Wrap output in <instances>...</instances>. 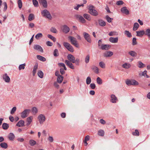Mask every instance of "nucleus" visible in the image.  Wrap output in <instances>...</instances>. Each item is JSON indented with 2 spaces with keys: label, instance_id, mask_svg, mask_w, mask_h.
<instances>
[{
  "label": "nucleus",
  "instance_id": "f257e3e1",
  "mask_svg": "<svg viewBox=\"0 0 150 150\" xmlns=\"http://www.w3.org/2000/svg\"><path fill=\"white\" fill-rule=\"evenodd\" d=\"M42 16L49 20H51L52 19V16L50 12L47 9L43 10L41 12Z\"/></svg>",
  "mask_w": 150,
  "mask_h": 150
},
{
  "label": "nucleus",
  "instance_id": "f03ea898",
  "mask_svg": "<svg viewBox=\"0 0 150 150\" xmlns=\"http://www.w3.org/2000/svg\"><path fill=\"white\" fill-rule=\"evenodd\" d=\"M68 38L70 40L71 42L72 45L77 48L79 47V44L77 43L76 38L71 36H69Z\"/></svg>",
  "mask_w": 150,
  "mask_h": 150
},
{
  "label": "nucleus",
  "instance_id": "7ed1b4c3",
  "mask_svg": "<svg viewBox=\"0 0 150 150\" xmlns=\"http://www.w3.org/2000/svg\"><path fill=\"white\" fill-rule=\"evenodd\" d=\"M63 44L64 47L69 51L71 52H74V48L69 43L64 42H63Z\"/></svg>",
  "mask_w": 150,
  "mask_h": 150
},
{
  "label": "nucleus",
  "instance_id": "20e7f679",
  "mask_svg": "<svg viewBox=\"0 0 150 150\" xmlns=\"http://www.w3.org/2000/svg\"><path fill=\"white\" fill-rule=\"evenodd\" d=\"M30 111V110L29 109H26L23 112L20 113L21 117L23 118H24L27 117Z\"/></svg>",
  "mask_w": 150,
  "mask_h": 150
},
{
  "label": "nucleus",
  "instance_id": "39448f33",
  "mask_svg": "<svg viewBox=\"0 0 150 150\" xmlns=\"http://www.w3.org/2000/svg\"><path fill=\"white\" fill-rule=\"evenodd\" d=\"M38 119L40 124H42L45 120V117L44 115L40 114L38 117Z\"/></svg>",
  "mask_w": 150,
  "mask_h": 150
},
{
  "label": "nucleus",
  "instance_id": "423d86ee",
  "mask_svg": "<svg viewBox=\"0 0 150 150\" xmlns=\"http://www.w3.org/2000/svg\"><path fill=\"white\" fill-rule=\"evenodd\" d=\"M61 30L63 33L67 34L69 32L70 29L67 25H64L62 26Z\"/></svg>",
  "mask_w": 150,
  "mask_h": 150
},
{
  "label": "nucleus",
  "instance_id": "0eeeda50",
  "mask_svg": "<svg viewBox=\"0 0 150 150\" xmlns=\"http://www.w3.org/2000/svg\"><path fill=\"white\" fill-rule=\"evenodd\" d=\"M75 17L81 23H86V21L84 18V17L82 16L76 14L75 15Z\"/></svg>",
  "mask_w": 150,
  "mask_h": 150
},
{
  "label": "nucleus",
  "instance_id": "6e6552de",
  "mask_svg": "<svg viewBox=\"0 0 150 150\" xmlns=\"http://www.w3.org/2000/svg\"><path fill=\"white\" fill-rule=\"evenodd\" d=\"M68 60L72 63H75V58L71 54H69L67 56Z\"/></svg>",
  "mask_w": 150,
  "mask_h": 150
},
{
  "label": "nucleus",
  "instance_id": "1a4fd4ad",
  "mask_svg": "<svg viewBox=\"0 0 150 150\" xmlns=\"http://www.w3.org/2000/svg\"><path fill=\"white\" fill-rule=\"evenodd\" d=\"M83 34L86 40L88 42L91 43V41L89 35L86 32L83 33Z\"/></svg>",
  "mask_w": 150,
  "mask_h": 150
},
{
  "label": "nucleus",
  "instance_id": "9d476101",
  "mask_svg": "<svg viewBox=\"0 0 150 150\" xmlns=\"http://www.w3.org/2000/svg\"><path fill=\"white\" fill-rule=\"evenodd\" d=\"M71 62L67 60H66L65 61V63L67 66L71 69H74V66Z\"/></svg>",
  "mask_w": 150,
  "mask_h": 150
},
{
  "label": "nucleus",
  "instance_id": "9b49d317",
  "mask_svg": "<svg viewBox=\"0 0 150 150\" xmlns=\"http://www.w3.org/2000/svg\"><path fill=\"white\" fill-rule=\"evenodd\" d=\"M121 12L126 15H128L129 14V10L127 8L125 7H123L121 8Z\"/></svg>",
  "mask_w": 150,
  "mask_h": 150
},
{
  "label": "nucleus",
  "instance_id": "f8f14e48",
  "mask_svg": "<svg viewBox=\"0 0 150 150\" xmlns=\"http://www.w3.org/2000/svg\"><path fill=\"white\" fill-rule=\"evenodd\" d=\"M39 3L42 5L44 8H46L47 7V5L46 0H41L39 2Z\"/></svg>",
  "mask_w": 150,
  "mask_h": 150
},
{
  "label": "nucleus",
  "instance_id": "ddd939ff",
  "mask_svg": "<svg viewBox=\"0 0 150 150\" xmlns=\"http://www.w3.org/2000/svg\"><path fill=\"white\" fill-rule=\"evenodd\" d=\"M3 79L6 82L8 83L10 81V78L6 74H5L3 76Z\"/></svg>",
  "mask_w": 150,
  "mask_h": 150
},
{
  "label": "nucleus",
  "instance_id": "4468645a",
  "mask_svg": "<svg viewBox=\"0 0 150 150\" xmlns=\"http://www.w3.org/2000/svg\"><path fill=\"white\" fill-rule=\"evenodd\" d=\"M111 47V45H101V48L103 50H108Z\"/></svg>",
  "mask_w": 150,
  "mask_h": 150
},
{
  "label": "nucleus",
  "instance_id": "2eb2a0df",
  "mask_svg": "<svg viewBox=\"0 0 150 150\" xmlns=\"http://www.w3.org/2000/svg\"><path fill=\"white\" fill-rule=\"evenodd\" d=\"M98 24L101 26L104 27L106 25V22L101 19H99L98 20Z\"/></svg>",
  "mask_w": 150,
  "mask_h": 150
},
{
  "label": "nucleus",
  "instance_id": "dca6fc26",
  "mask_svg": "<svg viewBox=\"0 0 150 150\" xmlns=\"http://www.w3.org/2000/svg\"><path fill=\"white\" fill-rule=\"evenodd\" d=\"M118 40V37L113 38L111 37L109 39V40L110 42L114 43L117 42Z\"/></svg>",
  "mask_w": 150,
  "mask_h": 150
},
{
  "label": "nucleus",
  "instance_id": "f3484780",
  "mask_svg": "<svg viewBox=\"0 0 150 150\" xmlns=\"http://www.w3.org/2000/svg\"><path fill=\"white\" fill-rule=\"evenodd\" d=\"M113 54L112 52L110 51H106L104 53V56L105 57H110Z\"/></svg>",
  "mask_w": 150,
  "mask_h": 150
},
{
  "label": "nucleus",
  "instance_id": "a211bd4d",
  "mask_svg": "<svg viewBox=\"0 0 150 150\" xmlns=\"http://www.w3.org/2000/svg\"><path fill=\"white\" fill-rule=\"evenodd\" d=\"M111 99L110 102L112 103H116L117 100V98L113 94H112L111 96Z\"/></svg>",
  "mask_w": 150,
  "mask_h": 150
},
{
  "label": "nucleus",
  "instance_id": "6ab92c4d",
  "mask_svg": "<svg viewBox=\"0 0 150 150\" xmlns=\"http://www.w3.org/2000/svg\"><path fill=\"white\" fill-rule=\"evenodd\" d=\"M34 49L37 50H39L41 52H43V50L42 47L39 45H35L34 46Z\"/></svg>",
  "mask_w": 150,
  "mask_h": 150
},
{
  "label": "nucleus",
  "instance_id": "aec40b11",
  "mask_svg": "<svg viewBox=\"0 0 150 150\" xmlns=\"http://www.w3.org/2000/svg\"><path fill=\"white\" fill-rule=\"evenodd\" d=\"M91 69L96 74H98L99 72L98 68L95 65H93L92 66Z\"/></svg>",
  "mask_w": 150,
  "mask_h": 150
},
{
  "label": "nucleus",
  "instance_id": "412c9836",
  "mask_svg": "<svg viewBox=\"0 0 150 150\" xmlns=\"http://www.w3.org/2000/svg\"><path fill=\"white\" fill-rule=\"evenodd\" d=\"M24 121L22 120L19 121L16 124V126L19 127H23L24 126Z\"/></svg>",
  "mask_w": 150,
  "mask_h": 150
},
{
  "label": "nucleus",
  "instance_id": "4be33fe9",
  "mask_svg": "<svg viewBox=\"0 0 150 150\" xmlns=\"http://www.w3.org/2000/svg\"><path fill=\"white\" fill-rule=\"evenodd\" d=\"M33 119V117L32 116H30L27 118V122L26 125L28 126L29 125L32 121Z\"/></svg>",
  "mask_w": 150,
  "mask_h": 150
},
{
  "label": "nucleus",
  "instance_id": "5701e85b",
  "mask_svg": "<svg viewBox=\"0 0 150 150\" xmlns=\"http://www.w3.org/2000/svg\"><path fill=\"white\" fill-rule=\"evenodd\" d=\"M89 13L91 15L94 16H96L98 14L97 11L94 9L93 10H92V11H91V12H89Z\"/></svg>",
  "mask_w": 150,
  "mask_h": 150
},
{
  "label": "nucleus",
  "instance_id": "b1692460",
  "mask_svg": "<svg viewBox=\"0 0 150 150\" xmlns=\"http://www.w3.org/2000/svg\"><path fill=\"white\" fill-rule=\"evenodd\" d=\"M137 36L142 37L145 34V31L144 30H141L136 31Z\"/></svg>",
  "mask_w": 150,
  "mask_h": 150
},
{
  "label": "nucleus",
  "instance_id": "393cba45",
  "mask_svg": "<svg viewBox=\"0 0 150 150\" xmlns=\"http://www.w3.org/2000/svg\"><path fill=\"white\" fill-rule=\"evenodd\" d=\"M38 68V64L36 63L33 69V75L34 76L36 72V70Z\"/></svg>",
  "mask_w": 150,
  "mask_h": 150
},
{
  "label": "nucleus",
  "instance_id": "a878e982",
  "mask_svg": "<svg viewBox=\"0 0 150 150\" xmlns=\"http://www.w3.org/2000/svg\"><path fill=\"white\" fill-rule=\"evenodd\" d=\"M8 138L10 140L13 141L15 138V136L13 133H10L9 134Z\"/></svg>",
  "mask_w": 150,
  "mask_h": 150
},
{
  "label": "nucleus",
  "instance_id": "bb28decb",
  "mask_svg": "<svg viewBox=\"0 0 150 150\" xmlns=\"http://www.w3.org/2000/svg\"><path fill=\"white\" fill-rule=\"evenodd\" d=\"M37 58L42 62H45L46 61V59L44 57H42L40 55H37Z\"/></svg>",
  "mask_w": 150,
  "mask_h": 150
},
{
  "label": "nucleus",
  "instance_id": "cd10ccee",
  "mask_svg": "<svg viewBox=\"0 0 150 150\" xmlns=\"http://www.w3.org/2000/svg\"><path fill=\"white\" fill-rule=\"evenodd\" d=\"M63 79V76L61 75L58 76L57 79V81L59 83H61Z\"/></svg>",
  "mask_w": 150,
  "mask_h": 150
},
{
  "label": "nucleus",
  "instance_id": "c85d7f7f",
  "mask_svg": "<svg viewBox=\"0 0 150 150\" xmlns=\"http://www.w3.org/2000/svg\"><path fill=\"white\" fill-rule=\"evenodd\" d=\"M1 147L4 149H6L8 147L7 144L5 142L1 143L0 144Z\"/></svg>",
  "mask_w": 150,
  "mask_h": 150
},
{
  "label": "nucleus",
  "instance_id": "c756f323",
  "mask_svg": "<svg viewBox=\"0 0 150 150\" xmlns=\"http://www.w3.org/2000/svg\"><path fill=\"white\" fill-rule=\"evenodd\" d=\"M83 16L84 18L87 19L88 21H90L91 20V18L90 15L88 14L85 13L83 15Z\"/></svg>",
  "mask_w": 150,
  "mask_h": 150
},
{
  "label": "nucleus",
  "instance_id": "7c9ffc66",
  "mask_svg": "<svg viewBox=\"0 0 150 150\" xmlns=\"http://www.w3.org/2000/svg\"><path fill=\"white\" fill-rule=\"evenodd\" d=\"M34 19V15L33 13L30 14L28 17V20L29 21H32Z\"/></svg>",
  "mask_w": 150,
  "mask_h": 150
},
{
  "label": "nucleus",
  "instance_id": "2f4dec72",
  "mask_svg": "<svg viewBox=\"0 0 150 150\" xmlns=\"http://www.w3.org/2000/svg\"><path fill=\"white\" fill-rule=\"evenodd\" d=\"M139 25L138 23H135L133 26V30L134 31L136 30L139 28Z\"/></svg>",
  "mask_w": 150,
  "mask_h": 150
},
{
  "label": "nucleus",
  "instance_id": "473e14b6",
  "mask_svg": "<svg viewBox=\"0 0 150 150\" xmlns=\"http://www.w3.org/2000/svg\"><path fill=\"white\" fill-rule=\"evenodd\" d=\"M38 76L41 78H42L43 77V73L41 70L38 71Z\"/></svg>",
  "mask_w": 150,
  "mask_h": 150
},
{
  "label": "nucleus",
  "instance_id": "72a5a7b5",
  "mask_svg": "<svg viewBox=\"0 0 150 150\" xmlns=\"http://www.w3.org/2000/svg\"><path fill=\"white\" fill-rule=\"evenodd\" d=\"M2 127L3 129L5 130H6L8 128L9 126V125L7 123H4L2 124Z\"/></svg>",
  "mask_w": 150,
  "mask_h": 150
},
{
  "label": "nucleus",
  "instance_id": "f704fd0d",
  "mask_svg": "<svg viewBox=\"0 0 150 150\" xmlns=\"http://www.w3.org/2000/svg\"><path fill=\"white\" fill-rule=\"evenodd\" d=\"M98 134L100 136L103 137L104 135V131L102 129H100L98 131Z\"/></svg>",
  "mask_w": 150,
  "mask_h": 150
},
{
  "label": "nucleus",
  "instance_id": "c9c22d12",
  "mask_svg": "<svg viewBox=\"0 0 150 150\" xmlns=\"http://www.w3.org/2000/svg\"><path fill=\"white\" fill-rule=\"evenodd\" d=\"M105 18L108 23H111L113 20V18H110L108 15L105 16Z\"/></svg>",
  "mask_w": 150,
  "mask_h": 150
},
{
  "label": "nucleus",
  "instance_id": "e433bc0d",
  "mask_svg": "<svg viewBox=\"0 0 150 150\" xmlns=\"http://www.w3.org/2000/svg\"><path fill=\"white\" fill-rule=\"evenodd\" d=\"M138 66L139 68H143L145 66L144 64L141 61L138 62Z\"/></svg>",
  "mask_w": 150,
  "mask_h": 150
},
{
  "label": "nucleus",
  "instance_id": "4c0bfd02",
  "mask_svg": "<svg viewBox=\"0 0 150 150\" xmlns=\"http://www.w3.org/2000/svg\"><path fill=\"white\" fill-rule=\"evenodd\" d=\"M96 81L97 83L99 85H101L103 83L102 80L99 77H97L96 79Z\"/></svg>",
  "mask_w": 150,
  "mask_h": 150
},
{
  "label": "nucleus",
  "instance_id": "58836bf2",
  "mask_svg": "<svg viewBox=\"0 0 150 150\" xmlns=\"http://www.w3.org/2000/svg\"><path fill=\"white\" fill-rule=\"evenodd\" d=\"M32 111L33 114L34 115L36 114L37 113L38 110L36 107H34L32 109Z\"/></svg>",
  "mask_w": 150,
  "mask_h": 150
},
{
  "label": "nucleus",
  "instance_id": "ea45409f",
  "mask_svg": "<svg viewBox=\"0 0 150 150\" xmlns=\"http://www.w3.org/2000/svg\"><path fill=\"white\" fill-rule=\"evenodd\" d=\"M90 56L89 54L87 55L85 59V62L86 64L88 63L89 61Z\"/></svg>",
  "mask_w": 150,
  "mask_h": 150
},
{
  "label": "nucleus",
  "instance_id": "a19ab883",
  "mask_svg": "<svg viewBox=\"0 0 150 150\" xmlns=\"http://www.w3.org/2000/svg\"><path fill=\"white\" fill-rule=\"evenodd\" d=\"M131 65L129 64L128 63H125L122 65V67L128 69L129 68Z\"/></svg>",
  "mask_w": 150,
  "mask_h": 150
},
{
  "label": "nucleus",
  "instance_id": "79ce46f5",
  "mask_svg": "<svg viewBox=\"0 0 150 150\" xmlns=\"http://www.w3.org/2000/svg\"><path fill=\"white\" fill-rule=\"evenodd\" d=\"M29 143L31 146H33L36 144V142L33 140L31 139L30 140Z\"/></svg>",
  "mask_w": 150,
  "mask_h": 150
},
{
  "label": "nucleus",
  "instance_id": "37998d69",
  "mask_svg": "<svg viewBox=\"0 0 150 150\" xmlns=\"http://www.w3.org/2000/svg\"><path fill=\"white\" fill-rule=\"evenodd\" d=\"M132 134L135 136H138L139 135V132L137 129H135L134 132H132Z\"/></svg>",
  "mask_w": 150,
  "mask_h": 150
},
{
  "label": "nucleus",
  "instance_id": "c03bdc74",
  "mask_svg": "<svg viewBox=\"0 0 150 150\" xmlns=\"http://www.w3.org/2000/svg\"><path fill=\"white\" fill-rule=\"evenodd\" d=\"M47 37L48 38L52 40L54 42H55L56 41V38L51 35L48 34L47 35Z\"/></svg>",
  "mask_w": 150,
  "mask_h": 150
},
{
  "label": "nucleus",
  "instance_id": "a18cd8bd",
  "mask_svg": "<svg viewBox=\"0 0 150 150\" xmlns=\"http://www.w3.org/2000/svg\"><path fill=\"white\" fill-rule=\"evenodd\" d=\"M42 34L41 33H39L35 35V38L36 39H38L40 38H42Z\"/></svg>",
  "mask_w": 150,
  "mask_h": 150
},
{
  "label": "nucleus",
  "instance_id": "49530a36",
  "mask_svg": "<svg viewBox=\"0 0 150 150\" xmlns=\"http://www.w3.org/2000/svg\"><path fill=\"white\" fill-rule=\"evenodd\" d=\"M59 54L58 50L57 49H55L53 52L54 56L55 57H57L59 56Z\"/></svg>",
  "mask_w": 150,
  "mask_h": 150
},
{
  "label": "nucleus",
  "instance_id": "de8ad7c7",
  "mask_svg": "<svg viewBox=\"0 0 150 150\" xmlns=\"http://www.w3.org/2000/svg\"><path fill=\"white\" fill-rule=\"evenodd\" d=\"M91 79L90 77H88L86 79V83L88 85L91 82Z\"/></svg>",
  "mask_w": 150,
  "mask_h": 150
},
{
  "label": "nucleus",
  "instance_id": "09e8293b",
  "mask_svg": "<svg viewBox=\"0 0 150 150\" xmlns=\"http://www.w3.org/2000/svg\"><path fill=\"white\" fill-rule=\"evenodd\" d=\"M25 64H21L20 65L19 67V70H21V69H25Z\"/></svg>",
  "mask_w": 150,
  "mask_h": 150
},
{
  "label": "nucleus",
  "instance_id": "8fccbe9b",
  "mask_svg": "<svg viewBox=\"0 0 150 150\" xmlns=\"http://www.w3.org/2000/svg\"><path fill=\"white\" fill-rule=\"evenodd\" d=\"M139 84L138 82L134 79H132V85L137 86Z\"/></svg>",
  "mask_w": 150,
  "mask_h": 150
},
{
  "label": "nucleus",
  "instance_id": "3c124183",
  "mask_svg": "<svg viewBox=\"0 0 150 150\" xmlns=\"http://www.w3.org/2000/svg\"><path fill=\"white\" fill-rule=\"evenodd\" d=\"M18 3L19 8L20 9L21 8L22 6V3L21 1V0H18Z\"/></svg>",
  "mask_w": 150,
  "mask_h": 150
},
{
  "label": "nucleus",
  "instance_id": "603ef678",
  "mask_svg": "<svg viewBox=\"0 0 150 150\" xmlns=\"http://www.w3.org/2000/svg\"><path fill=\"white\" fill-rule=\"evenodd\" d=\"M125 34L128 37H130L131 36V33L127 30L125 31Z\"/></svg>",
  "mask_w": 150,
  "mask_h": 150
},
{
  "label": "nucleus",
  "instance_id": "864d4df0",
  "mask_svg": "<svg viewBox=\"0 0 150 150\" xmlns=\"http://www.w3.org/2000/svg\"><path fill=\"white\" fill-rule=\"evenodd\" d=\"M3 5L4 6L3 11H5L7 8V5L6 2H4L3 3Z\"/></svg>",
  "mask_w": 150,
  "mask_h": 150
},
{
  "label": "nucleus",
  "instance_id": "5fc2aeb1",
  "mask_svg": "<svg viewBox=\"0 0 150 150\" xmlns=\"http://www.w3.org/2000/svg\"><path fill=\"white\" fill-rule=\"evenodd\" d=\"M33 4L35 7H37L38 5V3L37 0H33Z\"/></svg>",
  "mask_w": 150,
  "mask_h": 150
},
{
  "label": "nucleus",
  "instance_id": "6e6d98bb",
  "mask_svg": "<svg viewBox=\"0 0 150 150\" xmlns=\"http://www.w3.org/2000/svg\"><path fill=\"white\" fill-rule=\"evenodd\" d=\"M50 30L51 32L54 33H56L57 32L56 29L54 27H52L50 29Z\"/></svg>",
  "mask_w": 150,
  "mask_h": 150
},
{
  "label": "nucleus",
  "instance_id": "4d7b16f0",
  "mask_svg": "<svg viewBox=\"0 0 150 150\" xmlns=\"http://www.w3.org/2000/svg\"><path fill=\"white\" fill-rule=\"evenodd\" d=\"M99 65L101 67L103 68H105V64L102 62H99Z\"/></svg>",
  "mask_w": 150,
  "mask_h": 150
},
{
  "label": "nucleus",
  "instance_id": "13d9d810",
  "mask_svg": "<svg viewBox=\"0 0 150 150\" xmlns=\"http://www.w3.org/2000/svg\"><path fill=\"white\" fill-rule=\"evenodd\" d=\"M16 110V107H13L11 111V114H13L14 113Z\"/></svg>",
  "mask_w": 150,
  "mask_h": 150
},
{
  "label": "nucleus",
  "instance_id": "bf43d9fd",
  "mask_svg": "<svg viewBox=\"0 0 150 150\" xmlns=\"http://www.w3.org/2000/svg\"><path fill=\"white\" fill-rule=\"evenodd\" d=\"M132 44L133 45H135L137 44V42L136 41V39L135 38H133L132 40Z\"/></svg>",
  "mask_w": 150,
  "mask_h": 150
},
{
  "label": "nucleus",
  "instance_id": "052dcab7",
  "mask_svg": "<svg viewBox=\"0 0 150 150\" xmlns=\"http://www.w3.org/2000/svg\"><path fill=\"white\" fill-rule=\"evenodd\" d=\"M126 84L128 86L131 85V81L128 79H127L126 81Z\"/></svg>",
  "mask_w": 150,
  "mask_h": 150
},
{
  "label": "nucleus",
  "instance_id": "680f3d73",
  "mask_svg": "<svg viewBox=\"0 0 150 150\" xmlns=\"http://www.w3.org/2000/svg\"><path fill=\"white\" fill-rule=\"evenodd\" d=\"M94 8V7L93 6L91 5H89V8H88V12H91V11H92V10H93L94 9H93V8Z\"/></svg>",
  "mask_w": 150,
  "mask_h": 150
},
{
  "label": "nucleus",
  "instance_id": "e2e57ef3",
  "mask_svg": "<svg viewBox=\"0 0 150 150\" xmlns=\"http://www.w3.org/2000/svg\"><path fill=\"white\" fill-rule=\"evenodd\" d=\"M137 53L134 51H132V57H136L137 56Z\"/></svg>",
  "mask_w": 150,
  "mask_h": 150
},
{
  "label": "nucleus",
  "instance_id": "0e129e2a",
  "mask_svg": "<svg viewBox=\"0 0 150 150\" xmlns=\"http://www.w3.org/2000/svg\"><path fill=\"white\" fill-rule=\"evenodd\" d=\"M124 4L123 2L122 1H117L116 2V4L117 5H122Z\"/></svg>",
  "mask_w": 150,
  "mask_h": 150
},
{
  "label": "nucleus",
  "instance_id": "69168bd1",
  "mask_svg": "<svg viewBox=\"0 0 150 150\" xmlns=\"http://www.w3.org/2000/svg\"><path fill=\"white\" fill-rule=\"evenodd\" d=\"M46 44L47 46H52L53 45L52 43L50 41H47Z\"/></svg>",
  "mask_w": 150,
  "mask_h": 150
},
{
  "label": "nucleus",
  "instance_id": "338daca9",
  "mask_svg": "<svg viewBox=\"0 0 150 150\" xmlns=\"http://www.w3.org/2000/svg\"><path fill=\"white\" fill-rule=\"evenodd\" d=\"M90 87L92 89H94L96 87L95 84L94 83H91L90 84Z\"/></svg>",
  "mask_w": 150,
  "mask_h": 150
},
{
  "label": "nucleus",
  "instance_id": "774afa93",
  "mask_svg": "<svg viewBox=\"0 0 150 150\" xmlns=\"http://www.w3.org/2000/svg\"><path fill=\"white\" fill-rule=\"evenodd\" d=\"M60 73L62 74H63L65 73V71L64 70V69L63 68H61L60 69Z\"/></svg>",
  "mask_w": 150,
  "mask_h": 150
}]
</instances>
